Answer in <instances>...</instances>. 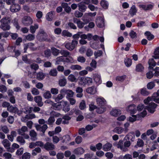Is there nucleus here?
Listing matches in <instances>:
<instances>
[{
  "label": "nucleus",
  "instance_id": "1",
  "mask_svg": "<svg viewBox=\"0 0 159 159\" xmlns=\"http://www.w3.org/2000/svg\"><path fill=\"white\" fill-rule=\"evenodd\" d=\"M96 101L99 107L97 110V112L99 114L103 113L105 111V107H104L106 103L105 100L103 98H98L96 99Z\"/></svg>",
  "mask_w": 159,
  "mask_h": 159
},
{
  "label": "nucleus",
  "instance_id": "2",
  "mask_svg": "<svg viewBox=\"0 0 159 159\" xmlns=\"http://www.w3.org/2000/svg\"><path fill=\"white\" fill-rule=\"evenodd\" d=\"M39 124L41 125L44 124L43 125L41 126L39 125H35L36 129L38 131H39L44 134L46 130L48 128V127L46 124H44L46 123V121L43 119H39L38 121Z\"/></svg>",
  "mask_w": 159,
  "mask_h": 159
},
{
  "label": "nucleus",
  "instance_id": "3",
  "mask_svg": "<svg viewBox=\"0 0 159 159\" xmlns=\"http://www.w3.org/2000/svg\"><path fill=\"white\" fill-rule=\"evenodd\" d=\"M48 35L43 29L40 30L36 36L37 39L40 41H44L47 39Z\"/></svg>",
  "mask_w": 159,
  "mask_h": 159
},
{
  "label": "nucleus",
  "instance_id": "4",
  "mask_svg": "<svg viewBox=\"0 0 159 159\" xmlns=\"http://www.w3.org/2000/svg\"><path fill=\"white\" fill-rule=\"evenodd\" d=\"M22 22L24 25L28 26L32 24L33 21L30 17L29 16H25L22 18Z\"/></svg>",
  "mask_w": 159,
  "mask_h": 159
},
{
  "label": "nucleus",
  "instance_id": "5",
  "mask_svg": "<svg viewBox=\"0 0 159 159\" xmlns=\"http://www.w3.org/2000/svg\"><path fill=\"white\" fill-rule=\"evenodd\" d=\"M7 110L10 112L17 113L19 116L22 114V112L20 111L16 107H14L12 105H10L9 107L7 108Z\"/></svg>",
  "mask_w": 159,
  "mask_h": 159
},
{
  "label": "nucleus",
  "instance_id": "6",
  "mask_svg": "<svg viewBox=\"0 0 159 159\" xmlns=\"http://www.w3.org/2000/svg\"><path fill=\"white\" fill-rule=\"evenodd\" d=\"M157 105L154 102L149 103L148 105L145 107V109L148 110L149 112L153 113L155 111V108Z\"/></svg>",
  "mask_w": 159,
  "mask_h": 159
},
{
  "label": "nucleus",
  "instance_id": "7",
  "mask_svg": "<svg viewBox=\"0 0 159 159\" xmlns=\"http://www.w3.org/2000/svg\"><path fill=\"white\" fill-rule=\"evenodd\" d=\"M96 24L98 27L102 28L104 26V19L101 16L98 17L96 19Z\"/></svg>",
  "mask_w": 159,
  "mask_h": 159
},
{
  "label": "nucleus",
  "instance_id": "8",
  "mask_svg": "<svg viewBox=\"0 0 159 159\" xmlns=\"http://www.w3.org/2000/svg\"><path fill=\"white\" fill-rule=\"evenodd\" d=\"M123 141L122 140H120L118 143H114L113 144V146H115L117 148H120L121 150L123 152H126L128 151L127 148H125L124 147L123 145Z\"/></svg>",
  "mask_w": 159,
  "mask_h": 159
},
{
  "label": "nucleus",
  "instance_id": "9",
  "mask_svg": "<svg viewBox=\"0 0 159 159\" xmlns=\"http://www.w3.org/2000/svg\"><path fill=\"white\" fill-rule=\"evenodd\" d=\"M92 83V79L89 77H81L80 79L79 83L81 84H90Z\"/></svg>",
  "mask_w": 159,
  "mask_h": 159
},
{
  "label": "nucleus",
  "instance_id": "10",
  "mask_svg": "<svg viewBox=\"0 0 159 159\" xmlns=\"http://www.w3.org/2000/svg\"><path fill=\"white\" fill-rule=\"evenodd\" d=\"M135 134L134 132H131L128 133L125 137V139H128L132 143L135 139Z\"/></svg>",
  "mask_w": 159,
  "mask_h": 159
},
{
  "label": "nucleus",
  "instance_id": "11",
  "mask_svg": "<svg viewBox=\"0 0 159 159\" xmlns=\"http://www.w3.org/2000/svg\"><path fill=\"white\" fill-rule=\"evenodd\" d=\"M34 101L37 104V105L40 107H42L43 104L42 102V98L40 96H37L34 98Z\"/></svg>",
  "mask_w": 159,
  "mask_h": 159
},
{
  "label": "nucleus",
  "instance_id": "12",
  "mask_svg": "<svg viewBox=\"0 0 159 159\" xmlns=\"http://www.w3.org/2000/svg\"><path fill=\"white\" fill-rule=\"evenodd\" d=\"M44 148L46 150L48 151L53 150L55 149V147L52 143L47 142L44 145Z\"/></svg>",
  "mask_w": 159,
  "mask_h": 159
},
{
  "label": "nucleus",
  "instance_id": "13",
  "mask_svg": "<svg viewBox=\"0 0 159 159\" xmlns=\"http://www.w3.org/2000/svg\"><path fill=\"white\" fill-rule=\"evenodd\" d=\"M10 11L13 12H17L20 9V5L18 4H13L10 7Z\"/></svg>",
  "mask_w": 159,
  "mask_h": 159
},
{
  "label": "nucleus",
  "instance_id": "14",
  "mask_svg": "<svg viewBox=\"0 0 159 159\" xmlns=\"http://www.w3.org/2000/svg\"><path fill=\"white\" fill-rule=\"evenodd\" d=\"M126 110L128 112H129L131 114H134L136 112V110L135 108V106L134 104L129 105L126 108Z\"/></svg>",
  "mask_w": 159,
  "mask_h": 159
},
{
  "label": "nucleus",
  "instance_id": "15",
  "mask_svg": "<svg viewBox=\"0 0 159 159\" xmlns=\"http://www.w3.org/2000/svg\"><path fill=\"white\" fill-rule=\"evenodd\" d=\"M79 11L82 12H84L86 10L87 7L83 2H81L78 4Z\"/></svg>",
  "mask_w": 159,
  "mask_h": 159
},
{
  "label": "nucleus",
  "instance_id": "16",
  "mask_svg": "<svg viewBox=\"0 0 159 159\" xmlns=\"http://www.w3.org/2000/svg\"><path fill=\"white\" fill-rule=\"evenodd\" d=\"M76 94V97L77 98H81L83 96V93H82L83 90L82 88L80 87H78L76 88L75 89Z\"/></svg>",
  "mask_w": 159,
  "mask_h": 159
},
{
  "label": "nucleus",
  "instance_id": "17",
  "mask_svg": "<svg viewBox=\"0 0 159 159\" xmlns=\"http://www.w3.org/2000/svg\"><path fill=\"white\" fill-rule=\"evenodd\" d=\"M55 14V11H51L48 13L46 15V18L47 20L51 21L52 20L53 18V16Z\"/></svg>",
  "mask_w": 159,
  "mask_h": 159
},
{
  "label": "nucleus",
  "instance_id": "18",
  "mask_svg": "<svg viewBox=\"0 0 159 159\" xmlns=\"http://www.w3.org/2000/svg\"><path fill=\"white\" fill-rule=\"evenodd\" d=\"M140 8H142L145 11L150 10L152 9L153 6L152 4L140 5L139 6Z\"/></svg>",
  "mask_w": 159,
  "mask_h": 159
},
{
  "label": "nucleus",
  "instance_id": "19",
  "mask_svg": "<svg viewBox=\"0 0 159 159\" xmlns=\"http://www.w3.org/2000/svg\"><path fill=\"white\" fill-rule=\"evenodd\" d=\"M137 10L135 5H133L129 10V14L131 16L135 15Z\"/></svg>",
  "mask_w": 159,
  "mask_h": 159
},
{
  "label": "nucleus",
  "instance_id": "20",
  "mask_svg": "<svg viewBox=\"0 0 159 159\" xmlns=\"http://www.w3.org/2000/svg\"><path fill=\"white\" fill-rule=\"evenodd\" d=\"M30 135L32 140L34 141L37 139V133L34 130H32L30 131Z\"/></svg>",
  "mask_w": 159,
  "mask_h": 159
},
{
  "label": "nucleus",
  "instance_id": "21",
  "mask_svg": "<svg viewBox=\"0 0 159 159\" xmlns=\"http://www.w3.org/2000/svg\"><path fill=\"white\" fill-rule=\"evenodd\" d=\"M96 88L94 86L89 87L86 89V92L90 94H93L96 93Z\"/></svg>",
  "mask_w": 159,
  "mask_h": 159
},
{
  "label": "nucleus",
  "instance_id": "22",
  "mask_svg": "<svg viewBox=\"0 0 159 159\" xmlns=\"http://www.w3.org/2000/svg\"><path fill=\"white\" fill-rule=\"evenodd\" d=\"M93 78L94 81L96 83L98 84H100L101 83L102 80L100 75L97 74H95L93 76Z\"/></svg>",
  "mask_w": 159,
  "mask_h": 159
},
{
  "label": "nucleus",
  "instance_id": "23",
  "mask_svg": "<svg viewBox=\"0 0 159 159\" xmlns=\"http://www.w3.org/2000/svg\"><path fill=\"white\" fill-rule=\"evenodd\" d=\"M28 128L26 126H22L21 129L17 130V132L20 135H23L24 134L25 132L27 131Z\"/></svg>",
  "mask_w": 159,
  "mask_h": 159
},
{
  "label": "nucleus",
  "instance_id": "24",
  "mask_svg": "<svg viewBox=\"0 0 159 159\" xmlns=\"http://www.w3.org/2000/svg\"><path fill=\"white\" fill-rule=\"evenodd\" d=\"M121 114V111L117 109L113 110L110 112V114L112 116H117Z\"/></svg>",
  "mask_w": 159,
  "mask_h": 159
},
{
  "label": "nucleus",
  "instance_id": "25",
  "mask_svg": "<svg viewBox=\"0 0 159 159\" xmlns=\"http://www.w3.org/2000/svg\"><path fill=\"white\" fill-rule=\"evenodd\" d=\"M2 143L4 147L6 149L9 148L10 146L11 143L7 139H4L2 142Z\"/></svg>",
  "mask_w": 159,
  "mask_h": 159
},
{
  "label": "nucleus",
  "instance_id": "26",
  "mask_svg": "<svg viewBox=\"0 0 159 159\" xmlns=\"http://www.w3.org/2000/svg\"><path fill=\"white\" fill-rule=\"evenodd\" d=\"M144 69V67L142 64L139 63L136 65L135 70L138 72H142Z\"/></svg>",
  "mask_w": 159,
  "mask_h": 159
},
{
  "label": "nucleus",
  "instance_id": "27",
  "mask_svg": "<svg viewBox=\"0 0 159 159\" xmlns=\"http://www.w3.org/2000/svg\"><path fill=\"white\" fill-rule=\"evenodd\" d=\"M112 146V145L111 143H107L103 145L102 149L105 151H109L111 149Z\"/></svg>",
  "mask_w": 159,
  "mask_h": 159
},
{
  "label": "nucleus",
  "instance_id": "28",
  "mask_svg": "<svg viewBox=\"0 0 159 159\" xmlns=\"http://www.w3.org/2000/svg\"><path fill=\"white\" fill-rule=\"evenodd\" d=\"M0 21L1 24H9L11 22V19L8 17H6L2 18Z\"/></svg>",
  "mask_w": 159,
  "mask_h": 159
},
{
  "label": "nucleus",
  "instance_id": "29",
  "mask_svg": "<svg viewBox=\"0 0 159 159\" xmlns=\"http://www.w3.org/2000/svg\"><path fill=\"white\" fill-rule=\"evenodd\" d=\"M66 83V80L65 77H63L62 79H59L58 81V84L61 87H64L65 86Z\"/></svg>",
  "mask_w": 159,
  "mask_h": 159
},
{
  "label": "nucleus",
  "instance_id": "30",
  "mask_svg": "<svg viewBox=\"0 0 159 159\" xmlns=\"http://www.w3.org/2000/svg\"><path fill=\"white\" fill-rule=\"evenodd\" d=\"M114 132L118 134H120L124 131V129L120 127H116L113 131Z\"/></svg>",
  "mask_w": 159,
  "mask_h": 159
},
{
  "label": "nucleus",
  "instance_id": "31",
  "mask_svg": "<svg viewBox=\"0 0 159 159\" xmlns=\"http://www.w3.org/2000/svg\"><path fill=\"white\" fill-rule=\"evenodd\" d=\"M45 76L43 72H39L37 73L36 79L39 80H42L45 78Z\"/></svg>",
  "mask_w": 159,
  "mask_h": 159
},
{
  "label": "nucleus",
  "instance_id": "32",
  "mask_svg": "<svg viewBox=\"0 0 159 159\" xmlns=\"http://www.w3.org/2000/svg\"><path fill=\"white\" fill-rule=\"evenodd\" d=\"M52 106L53 107V109L55 110H59L62 107L61 104L59 103H53Z\"/></svg>",
  "mask_w": 159,
  "mask_h": 159
},
{
  "label": "nucleus",
  "instance_id": "33",
  "mask_svg": "<svg viewBox=\"0 0 159 159\" xmlns=\"http://www.w3.org/2000/svg\"><path fill=\"white\" fill-rule=\"evenodd\" d=\"M0 28L4 31L7 30H10V26L9 24H1L0 25Z\"/></svg>",
  "mask_w": 159,
  "mask_h": 159
},
{
  "label": "nucleus",
  "instance_id": "34",
  "mask_svg": "<svg viewBox=\"0 0 159 159\" xmlns=\"http://www.w3.org/2000/svg\"><path fill=\"white\" fill-rule=\"evenodd\" d=\"M84 150L81 147L75 149L74 151V153L77 155H81L84 153Z\"/></svg>",
  "mask_w": 159,
  "mask_h": 159
},
{
  "label": "nucleus",
  "instance_id": "35",
  "mask_svg": "<svg viewBox=\"0 0 159 159\" xmlns=\"http://www.w3.org/2000/svg\"><path fill=\"white\" fill-rule=\"evenodd\" d=\"M79 107L80 109L84 110L86 107L85 101L84 100H82L80 103Z\"/></svg>",
  "mask_w": 159,
  "mask_h": 159
},
{
  "label": "nucleus",
  "instance_id": "36",
  "mask_svg": "<svg viewBox=\"0 0 159 159\" xmlns=\"http://www.w3.org/2000/svg\"><path fill=\"white\" fill-rule=\"evenodd\" d=\"M144 34L145 35L147 36V39L148 40H151L154 38V36L149 31H146Z\"/></svg>",
  "mask_w": 159,
  "mask_h": 159
},
{
  "label": "nucleus",
  "instance_id": "37",
  "mask_svg": "<svg viewBox=\"0 0 159 159\" xmlns=\"http://www.w3.org/2000/svg\"><path fill=\"white\" fill-rule=\"evenodd\" d=\"M63 110L65 112H68L70 111V108L69 105L67 104V103L66 102H64V104L63 105Z\"/></svg>",
  "mask_w": 159,
  "mask_h": 159
},
{
  "label": "nucleus",
  "instance_id": "38",
  "mask_svg": "<svg viewBox=\"0 0 159 159\" xmlns=\"http://www.w3.org/2000/svg\"><path fill=\"white\" fill-rule=\"evenodd\" d=\"M38 25L37 24L34 25H31L30 26V32L32 34L35 33L36 29L38 28Z\"/></svg>",
  "mask_w": 159,
  "mask_h": 159
},
{
  "label": "nucleus",
  "instance_id": "39",
  "mask_svg": "<svg viewBox=\"0 0 159 159\" xmlns=\"http://www.w3.org/2000/svg\"><path fill=\"white\" fill-rule=\"evenodd\" d=\"M123 141H124V146L125 148H129L132 143L130 141H129L128 140L125 139V138L124 139Z\"/></svg>",
  "mask_w": 159,
  "mask_h": 159
},
{
  "label": "nucleus",
  "instance_id": "40",
  "mask_svg": "<svg viewBox=\"0 0 159 159\" xmlns=\"http://www.w3.org/2000/svg\"><path fill=\"white\" fill-rule=\"evenodd\" d=\"M125 63L127 67L130 66L132 64V61L129 58H126L124 60Z\"/></svg>",
  "mask_w": 159,
  "mask_h": 159
},
{
  "label": "nucleus",
  "instance_id": "41",
  "mask_svg": "<svg viewBox=\"0 0 159 159\" xmlns=\"http://www.w3.org/2000/svg\"><path fill=\"white\" fill-rule=\"evenodd\" d=\"M154 56H153V57L155 59L159 58V47H157L155 49L154 52Z\"/></svg>",
  "mask_w": 159,
  "mask_h": 159
},
{
  "label": "nucleus",
  "instance_id": "42",
  "mask_svg": "<svg viewBox=\"0 0 159 159\" xmlns=\"http://www.w3.org/2000/svg\"><path fill=\"white\" fill-rule=\"evenodd\" d=\"M55 119L53 116H50L48 121H46V123L49 125H51L54 122Z\"/></svg>",
  "mask_w": 159,
  "mask_h": 159
},
{
  "label": "nucleus",
  "instance_id": "43",
  "mask_svg": "<svg viewBox=\"0 0 159 159\" xmlns=\"http://www.w3.org/2000/svg\"><path fill=\"white\" fill-rule=\"evenodd\" d=\"M52 52L54 56H57L60 53V51L57 49L53 47L51 48Z\"/></svg>",
  "mask_w": 159,
  "mask_h": 159
},
{
  "label": "nucleus",
  "instance_id": "44",
  "mask_svg": "<svg viewBox=\"0 0 159 159\" xmlns=\"http://www.w3.org/2000/svg\"><path fill=\"white\" fill-rule=\"evenodd\" d=\"M100 4L103 8L105 9L107 8L108 4L107 2L105 1L102 0L100 2Z\"/></svg>",
  "mask_w": 159,
  "mask_h": 159
},
{
  "label": "nucleus",
  "instance_id": "45",
  "mask_svg": "<svg viewBox=\"0 0 159 159\" xmlns=\"http://www.w3.org/2000/svg\"><path fill=\"white\" fill-rule=\"evenodd\" d=\"M43 97L46 99H49L51 98L52 95L49 91H47L43 94Z\"/></svg>",
  "mask_w": 159,
  "mask_h": 159
},
{
  "label": "nucleus",
  "instance_id": "46",
  "mask_svg": "<svg viewBox=\"0 0 159 159\" xmlns=\"http://www.w3.org/2000/svg\"><path fill=\"white\" fill-rule=\"evenodd\" d=\"M70 68L73 70H80L82 69V67L79 65H72L70 67Z\"/></svg>",
  "mask_w": 159,
  "mask_h": 159
},
{
  "label": "nucleus",
  "instance_id": "47",
  "mask_svg": "<svg viewBox=\"0 0 159 159\" xmlns=\"http://www.w3.org/2000/svg\"><path fill=\"white\" fill-rule=\"evenodd\" d=\"M60 53L62 55L65 57L68 56L70 54V52L67 50H61L60 51Z\"/></svg>",
  "mask_w": 159,
  "mask_h": 159
},
{
  "label": "nucleus",
  "instance_id": "48",
  "mask_svg": "<svg viewBox=\"0 0 159 159\" xmlns=\"http://www.w3.org/2000/svg\"><path fill=\"white\" fill-rule=\"evenodd\" d=\"M30 67L32 70H34V71H36L39 68L38 65L35 63L31 64Z\"/></svg>",
  "mask_w": 159,
  "mask_h": 159
},
{
  "label": "nucleus",
  "instance_id": "49",
  "mask_svg": "<svg viewBox=\"0 0 159 159\" xmlns=\"http://www.w3.org/2000/svg\"><path fill=\"white\" fill-rule=\"evenodd\" d=\"M25 38L27 40L31 41L34 39L35 36L34 35L29 34L26 36Z\"/></svg>",
  "mask_w": 159,
  "mask_h": 159
},
{
  "label": "nucleus",
  "instance_id": "50",
  "mask_svg": "<svg viewBox=\"0 0 159 159\" xmlns=\"http://www.w3.org/2000/svg\"><path fill=\"white\" fill-rule=\"evenodd\" d=\"M156 98H153V95L152 96V98L148 97L147 99L144 100V102L145 104H148L150 101L153 100L154 101V99Z\"/></svg>",
  "mask_w": 159,
  "mask_h": 159
},
{
  "label": "nucleus",
  "instance_id": "51",
  "mask_svg": "<svg viewBox=\"0 0 159 159\" xmlns=\"http://www.w3.org/2000/svg\"><path fill=\"white\" fill-rule=\"evenodd\" d=\"M65 47L68 50L70 51H72L75 48L73 47L70 43H66L65 45Z\"/></svg>",
  "mask_w": 159,
  "mask_h": 159
},
{
  "label": "nucleus",
  "instance_id": "52",
  "mask_svg": "<svg viewBox=\"0 0 159 159\" xmlns=\"http://www.w3.org/2000/svg\"><path fill=\"white\" fill-rule=\"evenodd\" d=\"M57 71L55 69H53L50 70L49 72V74L52 76H57Z\"/></svg>",
  "mask_w": 159,
  "mask_h": 159
},
{
  "label": "nucleus",
  "instance_id": "53",
  "mask_svg": "<svg viewBox=\"0 0 159 159\" xmlns=\"http://www.w3.org/2000/svg\"><path fill=\"white\" fill-rule=\"evenodd\" d=\"M65 58L63 56L57 57L56 59V63L57 64H59V62L65 61Z\"/></svg>",
  "mask_w": 159,
  "mask_h": 159
},
{
  "label": "nucleus",
  "instance_id": "54",
  "mask_svg": "<svg viewBox=\"0 0 159 159\" xmlns=\"http://www.w3.org/2000/svg\"><path fill=\"white\" fill-rule=\"evenodd\" d=\"M141 93L143 96H147L149 94V93L147 91L146 88H143L141 89Z\"/></svg>",
  "mask_w": 159,
  "mask_h": 159
},
{
  "label": "nucleus",
  "instance_id": "55",
  "mask_svg": "<svg viewBox=\"0 0 159 159\" xmlns=\"http://www.w3.org/2000/svg\"><path fill=\"white\" fill-rule=\"evenodd\" d=\"M28 45V47L30 48V49L33 51H35L37 50L36 48H34L33 47L34 45V44L32 43H27Z\"/></svg>",
  "mask_w": 159,
  "mask_h": 159
},
{
  "label": "nucleus",
  "instance_id": "56",
  "mask_svg": "<svg viewBox=\"0 0 159 159\" xmlns=\"http://www.w3.org/2000/svg\"><path fill=\"white\" fill-rule=\"evenodd\" d=\"M30 157V154L28 152L24 153L22 156V159H29Z\"/></svg>",
  "mask_w": 159,
  "mask_h": 159
},
{
  "label": "nucleus",
  "instance_id": "57",
  "mask_svg": "<svg viewBox=\"0 0 159 159\" xmlns=\"http://www.w3.org/2000/svg\"><path fill=\"white\" fill-rule=\"evenodd\" d=\"M155 86V84L153 82H151L148 84L147 88L149 89H152Z\"/></svg>",
  "mask_w": 159,
  "mask_h": 159
},
{
  "label": "nucleus",
  "instance_id": "58",
  "mask_svg": "<svg viewBox=\"0 0 159 159\" xmlns=\"http://www.w3.org/2000/svg\"><path fill=\"white\" fill-rule=\"evenodd\" d=\"M16 140L17 141L23 144H24L25 142V141L23 137L22 136H19L17 137L16 138Z\"/></svg>",
  "mask_w": 159,
  "mask_h": 159
},
{
  "label": "nucleus",
  "instance_id": "59",
  "mask_svg": "<svg viewBox=\"0 0 159 159\" xmlns=\"http://www.w3.org/2000/svg\"><path fill=\"white\" fill-rule=\"evenodd\" d=\"M64 97L60 93H59L58 95L54 99L55 102H58L60 100L62 99Z\"/></svg>",
  "mask_w": 159,
  "mask_h": 159
},
{
  "label": "nucleus",
  "instance_id": "60",
  "mask_svg": "<svg viewBox=\"0 0 159 159\" xmlns=\"http://www.w3.org/2000/svg\"><path fill=\"white\" fill-rule=\"evenodd\" d=\"M35 116L34 114H30L29 115H26L24 118L28 119H31L35 118Z\"/></svg>",
  "mask_w": 159,
  "mask_h": 159
},
{
  "label": "nucleus",
  "instance_id": "61",
  "mask_svg": "<svg viewBox=\"0 0 159 159\" xmlns=\"http://www.w3.org/2000/svg\"><path fill=\"white\" fill-rule=\"evenodd\" d=\"M1 128L2 131L5 134H7L9 132V129L7 126H1Z\"/></svg>",
  "mask_w": 159,
  "mask_h": 159
},
{
  "label": "nucleus",
  "instance_id": "62",
  "mask_svg": "<svg viewBox=\"0 0 159 159\" xmlns=\"http://www.w3.org/2000/svg\"><path fill=\"white\" fill-rule=\"evenodd\" d=\"M129 36L132 39L136 38H137V34L133 30H131L129 33Z\"/></svg>",
  "mask_w": 159,
  "mask_h": 159
},
{
  "label": "nucleus",
  "instance_id": "63",
  "mask_svg": "<svg viewBox=\"0 0 159 159\" xmlns=\"http://www.w3.org/2000/svg\"><path fill=\"white\" fill-rule=\"evenodd\" d=\"M44 53L45 57H46L48 58L51 55V52L50 49H47L44 51Z\"/></svg>",
  "mask_w": 159,
  "mask_h": 159
},
{
  "label": "nucleus",
  "instance_id": "64",
  "mask_svg": "<svg viewBox=\"0 0 159 159\" xmlns=\"http://www.w3.org/2000/svg\"><path fill=\"white\" fill-rule=\"evenodd\" d=\"M148 63L149 66H154L156 65V62L155 61L154 59L153 58L150 59L148 61Z\"/></svg>",
  "mask_w": 159,
  "mask_h": 159
}]
</instances>
